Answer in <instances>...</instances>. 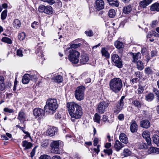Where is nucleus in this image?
<instances>
[{"mask_svg":"<svg viewBox=\"0 0 159 159\" xmlns=\"http://www.w3.org/2000/svg\"><path fill=\"white\" fill-rule=\"evenodd\" d=\"M66 107L72 121L75 122V120L81 118L83 112L81 106L74 102H70L67 103Z\"/></svg>","mask_w":159,"mask_h":159,"instance_id":"1","label":"nucleus"},{"mask_svg":"<svg viewBox=\"0 0 159 159\" xmlns=\"http://www.w3.org/2000/svg\"><path fill=\"white\" fill-rule=\"evenodd\" d=\"M122 85V81L119 78H114L111 79L109 82L110 90L116 93L120 91Z\"/></svg>","mask_w":159,"mask_h":159,"instance_id":"2","label":"nucleus"},{"mask_svg":"<svg viewBox=\"0 0 159 159\" xmlns=\"http://www.w3.org/2000/svg\"><path fill=\"white\" fill-rule=\"evenodd\" d=\"M46 103V105L48 107V111L49 114H53L58 107L57 99L54 98L49 99L47 100Z\"/></svg>","mask_w":159,"mask_h":159,"instance_id":"3","label":"nucleus"},{"mask_svg":"<svg viewBox=\"0 0 159 159\" xmlns=\"http://www.w3.org/2000/svg\"><path fill=\"white\" fill-rule=\"evenodd\" d=\"M68 58L73 63L77 64L79 61L80 53L75 50L70 49Z\"/></svg>","mask_w":159,"mask_h":159,"instance_id":"4","label":"nucleus"},{"mask_svg":"<svg viewBox=\"0 0 159 159\" xmlns=\"http://www.w3.org/2000/svg\"><path fill=\"white\" fill-rule=\"evenodd\" d=\"M125 98V96H122L117 102L116 105L114 108V113L117 114L124 109L125 104L126 103V100Z\"/></svg>","mask_w":159,"mask_h":159,"instance_id":"5","label":"nucleus"},{"mask_svg":"<svg viewBox=\"0 0 159 159\" xmlns=\"http://www.w3.org/2000/svg\"><path fill=\"white\" fill-rule=\"evenodd\" d=\"M85 89V87L83 86H80L76 88L75 91V96L78 100L81 101L84 98Z\"/></svg>","mask_w":159,"mask_h":159,"instance_id":"6","label":"nucleus"},{"mask_svg":"<svg viewBox=\"0 0 159 159\" xmlns=\"http://www.w3.org/2000/svg\"><path fill=\"white\" fill-rule=\"evenodd\" d=\"M110 102L108 101H103L98 105L97 111L99 113L102 114L106 111V109L108 107Z\"/></svg>","mask_w":159,"mask_h":159,"instance_id":"7","label":"nucleus"},{"mask_svg":"<svg viewBox=\"0 0 159 159\" xmlns=\"http://www.w3.org/2000/svg\"><path fill=\"white\" fill-rule=\"evenodd\" d=\"M111 59L112 61L114 63L115 66L119 68L122 67V60L118 55L116 54H112Z\"/></svg>","mask_w":159,"mask_h":159,"instance_id":"8","label":"nucleus"},{"mask_svg":"<svg viewBox=\"0 0 159 159\" xmlns=\"http://www.w3.org/2000/svg\"><path fill=\"white\" fill-rule=\"evenodd\" d=\"M39 11L41 13H44L47 14H51L53 12V9L51 6L49 5L45 6L40 5L38 7Z\"/></svg>","mask_w":159,"mask_h":159,"instance_id":"9","label":"nucleus"},{"mask_svg":"<svg viewBox=\"0 0 159 159\" xmlns=\"http://www.w3.org/2000/svg\"><path fill=\"white\" fill-rule=\"evenodd\" d=\"M51 152L56 154L60 153L59 149V143L58 141H54L50 144Z\"/></svg>","mask_w":159,"mask_h":159,"instance_id":"10","label":"nucleus"},{"mask_svg":"<svg viewBox=\"0 0 159 159\" xmlns=\"http://www.w3.org/2000/svg\"><path fill=\"white\" fill-rule=\"evenodd\" d=\"M58 131V129L56 127L50 126L47 130V134L52 137L57 134Z\"/></svg>","mask_w":159,"mask_h":159,"instance_id":"11","label":"nucleus"},{"mask_svg":"<svg viewBox=\"0 0 159 159\" xmlns=\"http://www.w3.org/2000/svg\"><path fill=\"white\" fill-rule=\"evenodd\" d=\"M152 0H143L140 2L138 8L140 9L141 8H146L150 4Z\"/></svg>","mask_w":159,"mask_h":159,"instance_id":"12","label":"nucleus"},{"mask_svg":"<svg viewBox=\"0 0 159 159\" xmlns=\"http://www.w3.org/2000/svg\"><path fill=\"white\" fill-rule=\"evenodd\" d=\"M89 61V57L87 54L85 53L82 54L80 57V61L82 65L87 63Z\"/></svg>","mask_w":159,"mask_h":159,"instance_id":"13","label":"nucleus"},{"mask_svg":"<svg viewBox=\"0 0 159 159\" xmlns=\"http://www.w3.org/2000/svg\"><path fill=\"white\" fill-rule=\"evenodd\" d=\"M104 2L102 0H96L95 7L96 9L99 11L104 8Z\"/></svg>","mask_w":159,"mask_h":159,"instance_id":"14","label":"nucleus"},{"mask_svg":"<svg viewBox=\"0 0 159 159\" xmlns=\"http://www.w3.org/2000/svg\"><path fill=\"white\" fill-rule=\"evenodd\" d=\"M130 130L132 133H134L137 131L138 126L134 120H132L130 123Z\"/></svg>","mask_w":159,"mask_h":159,"instance_id":"15","label":"nucleus"},{"mask_svg":"<svg viewBox=\"0 0 159 159\" xmlns=\"http://www.w3.org/2000/svg\"><path fill=\"white\" fill-rule=\"evenodd\" d=\"M34 115L36 117L41 116L44 113L43 110L40 108H35L33 111Z\"/></svg>","mask_w":159,"mask_h":159,"instance_id":"16","label":"nucleus"},{"mask_svg":"<svg viewBox=\"0 0 159 159\" xmlns=\"http://www.w3.org/2000/svg\"><path fill=\"white\" fill-rule=\"evenodd\" d=\"M144 72L146 75L150 77L154 73V69L151 67L148 66L144 69Z\"/></svg>","mask_w":159,"mask_h":159,"instance_id":"17","label":"nucleus"},{"mask_svg":"<svg viewBox=\"0 0 159 159\" xmlns=\"http://www.w3.org/2000/svg\"><path fill=\"white\" fill-rule=\"evenodd\" d=\"M131 56L133 59L132 62L134 63H136L139 59H140L141 57V54L139 52H138L137 53H131Z\"/></svg>","mask_w":159,"mask_h":159,"instance_id":"18","label":"nucleus"},{"mask_svg":"<svg viewBox=\"0 0 159 159\" xmlns=\"http://www.w3.org/2000/svg\"><path fill=\"white\" fill-rule=\"evenodd\" d=\"M143 137L145 139L146 142L147 143L148 145L150 146L151 145V139L150 137L149 133L146 131H144L143 133Z\"/></svg>","mask_w":159,"mask_h":159,"instance_id":"19","label":"nucleus"},{"mask_svg":"<svg viewBox=\"0 0 159 159\" xmlns=\"http://www.w3.org/2000/svg\"><path fill=\"white\" fill-rule=\"evenodd\" d=\"M21 144L22 146L24 148V150H27L31 148L33 146L31 143L28 142L26 140L23 141Z\"/></svg>","mask_w":159,"mask_h":159,"instance_id":"20","label":"nucleus"},{"mask_svg":"<svg viewBox=\"0 0 159 159\" xmlns=\"http://www.w3.org/2000/svg\"><path fill=\"white\" fill-rule=\"evenodd\" d=\"M119 139L121 142L125 144L128 143V139L126 135L124 133H121L120 134Z\"/></svg>","mask_w":159,"mask_h":159,"instance_id":"21","label":"nucleus"},{"mask_svg":"<svg viewBox=\"0 0 159 159\" xmlns=\"http://www.w3.org/2000/svg\"><path fill=\"white\" fill-rule=\"evenodd\" d=\"M124 147V145L122 144L118 140L116 141L114 147L116 151H119Z\"/></svg>","mask_w":159,"mask_h":159,"instance_id":"22","label":"nucleus"},{"mask_svg":"<svg viewBox=\"0 0 159 159\" xmlns=\"http://www.w3.org/2000/svg\"><path fill=\"white\" fill-rule=\"evenodd\" d=\"M140 126L141 127L148 129L150 127V122L147 120H143L140 122Z\"/></svg>","mask_w":159,"mask_h":159,"instance_id":"23","label":"nucleus"},{"mask_svg":"<svg viewBox=\"0 0 159 159\" xmlns=\"http://www.w3.org/2000/svg\"><path fill=\"white\" fill-rule=\"evenodd\" d=\"M18 119L20 122L24 121L26 120V115L25 113L22 111H20L18 114Z\"/></svg>","mask_w":159,"mask_h":159,"instance_id":"24","label":"nucleus"},{"mask_svg":"<svg viewBox=\"0 0 159 159\" xmlns=\"http://www.w3.org/2000/svg\"><path fill=\"white\" fill-rule=\"evenodd\" d=\"M150 9L152 11L159 12V2L152 4L151 6Z\"/></svg>","mask_w":159,"mask_h":159,"instance_id":"25","label":"nucleus"},{"mask_svg":"<svg viewBox=\"0 0 159 159\" xmlns=\"http://www.w3.org/2000/svg\"><path fill=\"white\" fill-rule=\"evenodd\" d=\"M52 81L54 82L60 83L63 80L62 76L61 75H58L53 77L52 78Z\"/></svg>","mask_w":159,"mask_h":159,"instance_id":"26","label":"nucleus"},{"mask_svg":"<svg viewBox=\"0 0 159 159\" xmlns=\"http://www.w3.org/2000/svg\"><path fill=\"white\" fill-rule=\"evenodd\" d=\"M30 75L25 74L23 77L22 82L24 84H27L30 80Z\"/></svg>","mask_w":159,"mask_h":159,"instance_id":"27","label":"nucleus"},{"mask_svg":"<svg viewBox=\"0 0 159 159\" xmlns=\"http://www.w3.org/2000/svg\"><path fill=\"white\" fill-rule=\"evenodd\" d=\"M4 78L2 76H0V90H4L5 88L6 85L4 83Z\"/></svg>","mask_w":159,"mask_h":159,"instance_id":"28","label":"nucleus"},{"mask_svg":"<svg viewBox=\"0 0 159 159\" xmlns=\"http://www.w3.org/2000/svg\"><path fill=\"white\" fill-rule=\"evenodd\" d=\"M132 10L131 5H128L124 7L123 9V12L125 14H128L130 13Z\"/></svg>","mask_w":159,"mask_h":159,"instance_id":"29","label":"nucleus"},{"mask_svg":"<svg viewBox=\"0 0 159 159\" xmlns=\"http://www.w3.org/2000/svg\"><path fill=\"white\" fill-rule=\"evenodd\" d=\"M12 24L14 28L18 29L20 26V22L19 20L16 19L13 21Z\"/></svg>","mask_w":159,"mask_h":159,"instance_id":"30","label":"nucleus"},{"mask_svg":"<svg viewBox=\"0 0 159 159\" xmlns=\"http://www.w3.org/2000/svg\"><path fill=\"white\" fill-rule=\"evenodd\" d=\"M101 52L102 56L105 57L106 58H108L110 57V54L107 50L106 48H103L101 50Z\"/></svg>","mask_w":159,"mask_h":159,"instance_id":"31","label":"nucleus"},{"mask_svg":"<svg viewBox=\"0 0 159 159\" xmlns=\"http://www.w3.org/2000/svg\"><path fill=\"white\" fill-rule=\"evenodd\" d=\"M114 45L116 48L118 49L122 48L124 47L123 43L118 40H117L114 42Z\"/></svg>","mask_w":159,"mask_h":159,"instance_id":"32","label":"nucleus"},{"mask_svg":"<svg viewBox=\"0 0 159 159\" xmlns=\"http://www.w3.org/2000/svg\"><path fill=\"white\" fill-rule=\"evenodd\" d=\"M136 67L139 70H142L144 68L143 63L141 61L139 60L137 62Z\"/></svg>","mask_w":159,"mask_h":159,"instance_id":"33","label":"nucleus"},{"mask_svg":"<svg viewBox=\"0 0 159 159\" xmlns=\"http://www.w3.org/2000/svg\"><path fill=\"white\" fill-rule=\"evenodd\" d=\"M109 4L113 7H117L119 6V2L117 0H107Z\"/></svg>","mask_w":159,"mask_h":159,"instance_id":"34","label":"nucleus"},{"mask_svg":"<svg viewBox=\"0 0 159 159\" xmlns=\"http://www.w3.org/2000/svg\"><path fill=\"white\" fill-rule=\"evenodd\" d=\"M154 98V95L152 93H149L145 97V99L148 102H151Z\"/></svg>","mask_w":159,"mask_h":159,"instance_id":"35","label":"nucleus"},{"mask_svg":"<svg viewBox=\"0 0 159 159\" xmlns=\"http://www.w3.org/2000/svg\"><path fill=\"white\" fill-rule=\"evenodd\" d=\"M132 104L138 108H140L142 106L141 102L138 99L133 101Z\"/></svg>","mask_w":159,"mask_h":159,"instance_id":"36","label":"nucleus"},{"mask_svg":"<svg viewBox=\"0 0 159 159\" xmlns=\"http://www.w3.org/2000/svg\"><path fill=\"white\" fill-rule=\"evenodd\" d=\"M148 152L150 153H156L158 154L159 153V148L151 147L148 149Z\"/></svg>","mask_w":159,"mask_h":159,"instance_id":"37","label":"nucleus"},{"mask_svg":"<svg viewBox=\"0 0 159 159\" xmlns=\"http://www.w3.org/2000/svg\"><path fill=\"white\" fill-rule=\"evenodd\" d=\"M152 139L154 143L156 144L157 146L159 147V136L157 135H153Z\"/></svg>","mask_w":159,"mask_h":159,"instance_id":"38","label":"nucleus"},{"mask_svg":"<svg viewBox=\"0 0 159 159\" xmlns=\"http://www.w3.org/2000/svg\"><path fill=\"white\" fill-rule=\"evenodd\" d=\"M100 116L97 113H96L93 117V120L94 122L99 124L100 123Z\"/></svg>","mask_w":159,"mask_h":159,"instance_id":"39","label":"nucleus"},{"mask_svg":"<svg viewBox=\"0 0 159 159\" xmlns=\"http://www.w3.org/2000/svg\"><path fill=\"white\" fill-rule=\"evenodd\" d=\"M138 89L136 91V93L139 94H141L144 91V87L139 84L138 85Z\"/></svg>","mask_w":159,"mask_h":159,"instance_id":"40","label":"nucleus"},{"mask_svg":"<svg viewBox=\"0 0 159 159\" xmlns=\"http://www.w3.org/2000/svg\"><path fill=\"white\" fill-rule=\"evenodd\" d=\"M116 12L113 9H111L109 10L108 15L110 18H114L116 15Z\"/></svg>","mask_w":159,"mask_h":159,"instance_id":"41","label":"nucleus"},{"mask_svg":"<svg viewBox=\"0 0 159 159\" xmlns=\"http://www.w3.org/2000/svg\"><path fill=\"white\" fill-rule=\"evenodd\" d=\"M153 91L154 93L157 96L156 101L158 102L159 101V90L157 88H153Z\"/></svg>","mask_w":159,"mask_h":159,"instance_id":"42","label":"nucleus"},{"mask_svg":"<svg viewBox=\"0 0 159 159\" xmlns=\"http://www.w3.org/2000/svg\"><path fill=\"white\" fill-rule=\"evenodd\" d=\"M7 9H6L3 11L1 13V19L2 20H5L7 16Z\"/></svg>","mask_w":159,"mask_h":159,"instance_id":"43","label":"nucleus"},{"mask_svg":"<svg viewBox=\"0 0 159 159\" xmlns=\"http://www.w3.org/2000/svg\"><path fill=\"white\" fill-rule=\"evenodd\" d=\"M123 154L124 157H126L130 155L131 154L130 151L128 149H124Z\"/></svg>","mask_w":159,"mask_h":159,"instance_id":"44","label":"nucleus"},{"mask_svg":"<svg viewBox=\"0 0 159 159\" xmlns=\"http://www.w3.org/2000/svg\"><path fill=\"white\" fill-rule=\"evenodd\" d=\"M2 41L8 44H10L12 43V41L11 39L7 37H4L2 38Z\"/></svg>","mask_w":159,"mask_h":159,"instance_id":"45","label":"nucleus"},{"mask_svg":"<svg viewBox=\"0 0 159 159\" xmlns=\"http://www.w3.org/2000/svg\"><path fill=\"white\" fill-rule=\"evenodd\" d=\"M25 34L24 32H22L19 34L18 35V38L20 40H23L25 38Z\"/></svg>","mask_w":159,"mask_h":159,"instance_id":"46","label":"nucleus"},{"mask_svg":"<svg viewBox=\"0 0 159 159\" xmlns=\"http://www.w3.org/2000/svg\"><path fill=\"white\" fill-rule=\"evenodd\" d=\"M103 151L105 154H107L108 156L112 155V149H107L104 150Z\"/></svg>","mask_w":159,"mask_h":159,"instance_id":"47","label":"nucleus"},{"mask_svg":"<svg viewBox=\"0 0 159 159\" xmlns=\"http://www.w3.org/2000/svg\"><path fill=\"white\" fill-rule=\"evenodd\" d=\"M49 144V142L48 140H43L41 143V146L43 147H47Z\"/></svg>","mask_w":159,"mask_h":159,"instance_id":"48","label":"nucleus"},{"mask_svg":"<svg viewBox=\"0 0 159 159\" xmlns=\"http://www.w3.org/2000/svg\"><path fill=\"white\" fill-rule=\"evenodd\" d=\"M139 147L140 149L147 148H148V145L145 143H140L139 144Z\"/></svg>","mask_w":159,"mask_h":159,"instance_id":"49","label":"nucleus"},{"mask_svg":"<svg viewBox=\"0 0 159 159\" xmlns=\"http://www.w3.org/2000/svg\"><path fill=\"white\" fill-rule=\"evenodd\" d=\"M86 35L89 37H91L93 36V31L90 30H88L84 32Z\"/></svg>","mask_w":159,"mask_h":159,"instance_id":"50","label":"nucleus"},{"mask_svg":"<svg viewBox=\"0 0 159 159\" xmlns=\"http://www.w3.org/2000/svg\"><path fill=\"white\" fill-rule=\"evenodd\" d=\"M81 43H79L78 44H73L70 45V47L71 48H70L68 49L70 50V49H72V48H76L79 47H80L81 46Z\"/></svg>","mask_w":159,"mask_h":159,"instance_id":"51","label":"nucleus"},{"mask_svg":"<svg viewBox=\"0 0 159 159\" xmlns=\"http://www.w3.org/2000/svg\"><path fill=\"white\" fill-rule=\"evenodd\" d=\"M139 81V80L138 78L135 77L132 78L130 80V82L132 84L137 83Z\"/></svg>","mask_w":159,"mask_h":159,"instance_id":"52","label":"nucleus"},{"mask_svg":"<svg viewBox=\"0 0 159 159\" xmlns=\"http://www.w3.org/2000/svg\"><path fill=\"white\" fill-rule=\"evenodd\" d=\"M44 2H47L50 5H52L55 3V0H41Z\"/></svg>","mask_w":159,"mask_h":159,"instance_id":"53","label":"nucleus"},{"mask_svg":"<svg viewBox=\"0 0 159 159\" xmlns=\"http://www.w3.org/2000/svg\"><path fill=\"white\" fill-rule=\"evenodd\" d=\"M39 159H51L50 157L47 155H41L39 157Z\"/></svg>","mask_w":159,"mask_h":159,"instance_id":"54","label":"nucleus"},{"mask_svg":"<svg viewBox=\"0 0 159 159\" xmlns=\"http://www.w3.org/2000/svg\"><path fill=\"white\" fill-rule=\"evenodd\" d=\"M17 55L19 57H22L23 56L22 51L21 49H19L16 51Z\"/></svg>","mask_w":159,"mask_h":159,"instance_id":"55","label":"nucleus"},{"mask_svg":"<svg viewBox=\"0 0 159 159\" xmlns=\"http://www.w3.org/2000/svg\"><path fill=\"white\" fill-rule=\"evenodd\" d=\"M30 80H32L33 81H35L37 79V77L36 75H30Z\"/></svg>","mask_w":159,"mask_h":159,"instance_id":"56","label":"nucleus"},{"mask_svg":"<svg viewBox=\"0 0 159 159\" xmlns=\"http://www.w3.org/2000/svg\"><path fill=\"white\" fill-rule=\"evenodd\" d=\"M3 110L4 111L9 113H12L14 112V110L13 109H9L8 108H5Z\"/></svg>","mask_w":159,"mask_h":159,"instance_id":"57","label":"nucleus"},{"mask_svg":"<svg viewBox=\"0 0 159 159\" xmlns=\"http://www.w3.org/2000/svg\"><path fill=\"white\" fill-rule=\"evenodd\" d=\"M118 119L120 121H122L124 119V115L123 114H120L118 116Z\"/></svg>","mask_w":159,"mask_h":159,"instance_id":"58","label":"nucleus"},{"mask_svg":"<svg viewBox=\"0 0 159 159\" xmlns=\"http://www.w3.org/2000/svg\"><path fill=\"white\" fill-rule=\"evenodd\" d=\"M38 22H37L34 21L31 25V27L33 29H35L38 26Z\"/></svg>","mask_w":159,"mask_h":159,"instance_id":"59","label":"nucleus"},{"mask_svg":"<svg viewBox=\"0 0 159 159\" xmlns=\"http://www.w3.org/2000/svg\"><path fill=\"white\" fill-rule=\"evenodd\" d=\"M35 152V148H34L32 150L30 153V157L32 158L34 155Z\"/></svg>","mask_w":159,"mask_h":159,"instance_id":"60","label":"nucleus"},{"mask_svg":"<svg viewBox=\"0 0 159 159\" xmlns=\"http://www.w3.org/2000/svg\"><path fill=\"white\" fill-rule=\"evenodd\" d=\"M151 57H153L157 56V52L156 51H152L151 52Z\"/></svg>","mask_w":159,"mask_h":159,"instance_id":"61","label":"nucleus"},{"mask_svg":"<svg viewBox=\"0 0 159 159\" xmlns=\"http://www.w3.org/2000/svg\"><path fill=\"white\" fill-rule=\"evenodd\" d=\"M98 141V138H95L93 140V145L95 146L97 145Z\"/></svg>","mask_w":159,"mask_h":159,"instance_id":"62","label":"nucleus"},{"mask_svg":"<svg viewBox=\"0 0 159 159\" xmlns=\"http://www.w3.org/2000/svg\"><path fill=\"white\" fill-rule=\"evenodd\" d=\"M140 73L141 72L139 71H137L134 72V74L135 75L136 77L138 78H140Z\"/></svg>","mask_w":159,"mask_h":159,"instance_id":"63","label":"nucleus"},{"mask_svg":"<svg viewBox=\"0 0 159 159\" xmlns=\"http://www.w3.org/2000/svg\"><path fill=\"white\" fill-rule=\"evenodd\" d=\"M111 143H106L105 147L107 149H110L109 148L111 147Z\"/></svg>","mask_w":159,"mask_h":159,"instance_id":"64","label":"nucleus"}]
</instances>
